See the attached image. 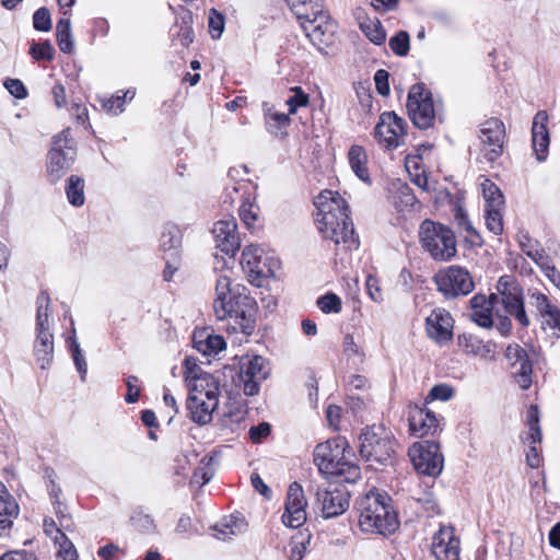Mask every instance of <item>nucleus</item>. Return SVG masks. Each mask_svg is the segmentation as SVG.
<instances>
[{"label": "nucleus", "instance_id": "nucleus-1", "mask_svg": "<svg viewBox=\"0 0 560 560\" xmlns=\"http://www.w3.org/2000/svg\"><path fill=\"white\" fill-rule=\"evenodd\" d=\"M314 205L317 209L315 222L323 237L336 245L342 244L346 249H357L359 237L354 233L347 201L336 191L324 190L315 198Z\"/></svg>", "mask_w": 560, "mask_h": 560}, {"label": "nucleus", "instance_id": "nucleus-2", "mask_svg": "<svg viewBox=\"0 0 560 560\" xmlns=\"http://www.w3.org/2000/svg\"><path fill=\"white\" fill-rule=\"evenodd\" d=\"M229 275L223 273L215 281L213 311L218 320L228 322L233 331L249 335L254 329V300L233 289Z\"/></svg>", "mask_w": 560, "mask_h": 560}, {"label": "nucleus", "instance_id": "nucleus-3", "mask_svg": "<svg viewBox=\"0 0 560 560\" xmlns=\"http://www.w3.org/2000/svg\"><path fill=\"white\" fill-rule=\"evenodd\" d=\"M353 456L351 447L342 436L319 443L314 451V462L319 471L338 478L340 483H353L361 476Z\"/></svg>", "mask_w": 560, "mask_h": 560}, {"label": "nucleus", "instance_id": "nucleus-4", "mask_svg": "<svg viewBox=\"0 0 560 560\" xmlns=\"http://www.w3.org/2000/svg\"><path fill=\"white\" fill-rule=\"evenodd\" d=\"M285 2L318 50L322 51L334 43L337 24L324 10L322 0H285Z\"/></svg>", "mask_w": 560, "mask_h": 560}, {"label": "nucleus", "instance_id": "nucleus-5", "mask_svg": "<svg viewBox=\"0 0 560 560\" xmlns=\"http://www.w3.org/2000/svg\"><path fill=\"white\" fill-rule=\"evenodd\" d=\"M187 377L196 381L186 400L189 418L200 427L206 425L212 421L219 406V384L212 375L202 373L196 365L195 369L187 368Z\"/></svg>", "mask_w": 560, "mask_h": 560}, {"label": "nucleus", "instance_id": "nucleus-6", "mask_svg": "<svg viewBox=\"0 0 560 560\" xmlns=\"http://www.w3.org/2000/svg\"><path fill=\"white\" fill-rule=\"evenodd\" d=\"M389 502L390 498L377 490L369 491L359 500L357 509L362 532L387 535L397 529V515Z\"/></svg>", "mask_w": 560, "mask_h": 560}, {"label": "nucleus", "instance_id": "nucleus-7", "mask_svg": "<svg viewBox=\"0 0 560 560\" xmlns=\"http://www.w3.org/2000/svg\"><path fill=\"white\" fill-rule=\"evenodd\" d=\"M398 444L390 430L384 425H371L360 434V455L370 464H392Z\"/></svg>", "mask_w": 560, "mask_h": 560}, {"label": "nucleus", "instance_id": "nucleus-8", "mask_svg": "<svg viewBox=\"0 0 560 560\" xmlns=\"http://www.w3.org/2000/svg\"><path fill=\"white\" fill-rule=\"evenodd\" d=\"M36 338L34 341V355L42 370L50 366L54 360V335L50 327V298L45 291L36 300Z\"/></svg>", "mask_w": 560, "mask_h": 560}, {"label": "nucleus", "instance_id": "nucleus-9", "mask_svg": "<svg viewBox=\"0 0 560 560\" xmlns=\"http://www.w3.org/2000/svg\"><path fill=\"white\" fill-rule=\"evenodd\" d=\"M422 247L438 261H448L457 253L454 232L446 225L424 220L419 229Z\"/></svg>", "mask_w": 560, "mask_h": 560}, {"label": "nucleus", "instance_id": "nucleus-10", "mask_svg": "<svg viewBox=\"0 0 560 560\" xmlns=\"http://www.w3.org/2000/svg\"><path fill=\"white\" fill-rule=\"evenodd\" d=\"M494 296L497 298L495 306H502L504 313L513 317L522 328L530 325L525 311L523 289L514 277L509 275L500 277Z\"/></svg>", "mask_w": 560, "mask_h": 560}, {"label": "nucleus", "instance_id": "nucleus-11", "mask_svg": "<svg viewBox=\"0 0 560 560\" xmlns=\"http://www.w3.org/2000/svg\"><path fill=\"white\" fill-rule=\"evenodd\" d=\"M75 158V149L70 129H63L52 139V147L47 155V177L51 184L59 182L71 168Z\"/></svg>", "mask_w": 560, "mask_h": 560}, {"label": "nucleus", "instance_id": "nucleus-12", "mask_svg": "<svg viewBox=\"0 0 560 560\" xmlns=\"http://www.w3.org/2000/svg\"><path fill=\"white\" fill-rule=\"evenodd\" d=\"M505 136V125L499 118L491 117L480 124L477 161L493 164L503 154Z\"/></svg>", "mask_w": 560, "mask_h": 560}, {"label": "nucleus", "instance_id": "nucleus-13", "mask_svg": "<svg viewBox=\"0 0 560 560\" xmlns=\"http://www.w3.org/2000/svg\"><path fill=\"white\" fill-rule=\"evenodd\" d=\"M408 115L412 124L419 129H428L433 126L436 112L432 93L423 83L413 84L407 97Z\"/></svg>", "mask_w": 560, "mask_h": 560}, {"label": "nucleus", "instance_id": "nucleus-14", "mask_svg": "<svg viewBox=\"0 0 560 560\" xmlns=\"http://www.w3.org/2000/svg\"><path fill=\"white\" fill-rule=\"evenodd\" d=\"M433 280L438 291L446 299L468 295L475 289V282L469 271L457 265L440 270Z\"/></svg>", "mask_w": 560, "mask_h": 560}, {"label": "nucleus", "instance_id": "nucleus-15", "mask_svg": "<svg viewBox=\"0 0 560 560\" xmlns=\"http://www.w3.org/2000/svg\"><path fill=\"white\" fill-rule=\"evenodd\" d=\"M315 497L316 509L326 520L343 514L350 505V493L339 481L319 486L316 489Z\"/></svg>", "mask_w": 560, "mask_h": 560}, {"label": "nucleus", "instance_id": "nucleus-16", "mask_svg": "<svg viewBox=\"0 0 560 560\" xmlns=\"http://www.w3.org/2000/svg\"><path fill=\"white\" fill-rule=\"evenodd\" d=\"M409 456L415 469L421 475L438 477L443 470L444 458L440 445L434 441L415 443L409 448Z\"/></svg>", "mask_w": 560, "mask_h": 560}, {"label": "nucleus", "instance_id": "nucleus-17", "mask_svg": "<svg viewBox=\"0 0 560 560\" xmlns=\"http://www.w3.org/2000/svg\"><path fill=\"white\" fill-rule=\"evenodd\" d=\"M405 127V120L394 112H384L374 128V138L383 148L396 149L406 135Z\"/></svg>", "mask_w": 560, "mask_h": 560}, {"label": "nucleus", "instance_id": "nucleus-18", "mask_svg": "<svg viewBox=\"0 0 560 560\" xmlns=\"http://www.w3.org/2000/svg\"><path fill=\"white\" fill-rule=\"evenodd\" d=\"M269 375L267 361L261 355L243 358L240 363V378L246 396H255L259 393L260 383Z\"/></svg>", "mask_w": 560, "mask_h": 560}, {"label": "nucleus", "instance_id": "nucleus-19", "mask_svg": "<svg viewBox=\"0 0 560 560\" xmlns=\"http://www.w3.org/2000/svg\"><path fill=\"white\" fill-rule=\"evenodd\" d=\"M307 501L302 486L294 481L287 492L284 512L281 516L282 523L290 528H299L306 522Z\"/></svg>", "mask_w": 560, "mask_h": 560}, {"label": "nucleus", "instance_id": "nucleus-20", "mask_svg": "<svg viewBox=\"0 0 560 560\" xmlns=\"http://www.w3.org/2000/svg\"><path fill=\"white\" fill-rule=\"evenodd\" d=\"M454 319L448 311L434 308L425 318V332L436 345L444 346L453 338Z\"/></svg>", "mask_w": 560, "mask_h": 560}, {"label": "nucleus", "instance_id": "nucleus-21", "mask_svg": "<svg viewBox=\"0 0 560 560\" xmlns=\"http://www.w3.org/2000/svg\"><path fill=\"white\" fill-rule=\"evenodd\" d=\"M505 358L515 369L513 375L518 386L524 390L528 389L533 383V363L529 353L518 343H511L505 349Z\"/></svg>", "mask_w": 560, "mask_h": 560}, {"label": "nucleus", "instance_id": "nucleus-22", "mask_svg": "<svg viewBox=\"0 0 560 560\" xmlns=\"http://www.w3.org/2000/svg\"><path fill=\"white\" fill-rule=\"evenodd\" d=\"M212 234L215 240L217 248L223 254L234 257L241 246V238L237 233V223L235 218L219 220L214 223Z\"/></svg>", "mask_w": 560, "mask_h": 560}, {"label": "nucleus", "instance_id": "nucleus-23", "mask_svg": "<svg viewBox=\"0 0 560 560\" xmlns=\"http://www.w3.org/2000/svg\"><path fill=\"white\" fill-rule=\"evenodd\" d=\"M431 551L436 560H458L459 539L451 526H441L432 538Z\"/></svg>", "mask_w": 560, "mask_h": 560}, {"label": "nucleus", "instance_id": "nucleus-24", "mask_svg": "<svg viewBox=\"0 0 560 560\" xmlns=\"http://www.w3.org/2000/svg\"><path fill=\"white\" fill-rule=\"evenodd\" d=\"M530 305L542 318V326H548L553 334L560 337V310L553 305L548 296L539 291L529 292Z\"/></svg>", "mask_w": 560, "mask_h": 560}, {"label": "nucleus", "instance_id": "nucleus-25", "mask_svg": "<svg viewBox=\"0 0 560 560\" xmlns=\"http://www.w3.org/2000/svg\"><path fill=\"white\" fill-rule=\"evenodd\" d=\"M408 422L411 433L419 438L433 436L440 429L434 412L424 408H410Z\"/></svg>", "mask_w": 560, "mask_h": 560}, {"label": "nucleus", "instance_id": "nucleus-26", "mask_svg": "<svg viewBox=\"0 0 560 560\" xmlns=\"http://www.w3.org/2000/svg\"><path fill=\"white\" fill-rule=\"evenodd\" d=\"M548 121L549 117L546 110L537 112L533 119L532 142L536 159L539 162H544L547 159L550 144Z\"/></svg>", "mask_w": 560, "mask_h": 560}, {"label": "nucleus", "instance_id": "nucleus-27", "mask_svg": "<svg viewBox=\"0 0 560 560\" xmlns=\"http://www.w3.org/2000/svg\"><path fill=\"white\" fill-rule=\"evenodd\" d=\"M194 348L203 355H215L225 349L226 343L222 336L214 335L209 328H198L192 334Z\"/></svg>", "mask_w": 560, "mask_h": 560}, {"label": "nucleus", "instance_id": "nucleus-28", "mask_svg": "<svg viewBox=\"0 0 560 560\" xmlns=\"http://www.w3.org/2000/svg\"><path fill=\"white\" fill-rule=\"evenodd\" d=\"M458 347L468 355L481 359H491L494 357L495 345L491 341H483L478 336L470 332H463L457 337Z\"/></svg>", "mask_w": 560, "mask_h": 560}, {"label": "nucleus", "instance_id": "nucleus-29", "mask_svg": "<svg viewBox=\"0 0 560 560\" xmlns=\"http://www.w3.org/2000/svg\"><path fill=\"white\" fill-rule=\"evenodd\" d=\"M182 238L183 233L177 225L173 223H167L164 225L160 238L161 248L165 253V256H170L174 261H178L179 259Z\"/></svg>", "mask_w": 560, "mask_h": 560}, {"label": "nucleus", "instance_id": "nucleus-30", "mask_svg": "<svg viewBox=\"0 0 560 560\" xmlns=\"http://www.w3.org/2000/svg\"><path fill=\"white\" fill-rule=\"evenodd\" d=\"M264 120L267 131L275 138H284L291 119L288 114L279 113L264 104Z\"/></svg>", "mask_w": 560, "mask_h": 560}, {"label": "nucleus", "instance_id": "nucleus-31", "mask_svg": "<svg viewBox=\"0 0 560 560\" xmlns=\"http://www.w3.org/2000/svg\"><path fill=\"white\" fill-rule=\"evenodd\" d=\"M19 505L0 481V528H10L19 515Z\"/></svg>", "mask_w": 560, "mask_h": 560}, {"label": "nucleus", "instance_id": "nucleus-32", "mask_svg": "<svg viewBox=\"0 0 560 560\" xmlns=\"http://www.w3.org/2000/svg\"><path fill=\"white\" fill-rule=\"evenodd\" d=\"M349 164L354 174L363 182H370L366 167L368 156L361 145H352L348 152Z\"/></svg>", "mask_w": 560, "mask_h": 560}, {"label": "nucleus", "instance_id": "nucleus-33", "mask_svg": "<svg viewBox=\"0 0 560 560\" xmlns=\"http://www.w3.org/2000/svg\"><path fill=\"white\" fill-rule=\"evenodd\" d=\"M526 421L528 425V432L525 436H521L524 443L537 444L541 442V430L539 425V410L535 405H530L527 409Z\"/></svg>", "mask_w": 560, "mask_h": 560}, {"label": "nucleus", "instance_id": "nucleus-34", "mask_svg": "<svg viewBox=\"0 0 560 560\" xmlns=\"http://www.w3.org/2000/svg\"><path fill=\"white\" fill-rule=\"evenodd\" d=\"M480 186L485 199V209L504 208V197L493 182L483 178Z\"/></svg>", "mask_w": 560, "mask_h": 560}, {"label": "nucleus", "instance_id": "nucleus-35", "mask_svg": "<svg viewBox=\"0 0 560 560\" xmlns=\"http://www.w3.org/2000/svg\"><path fill=\"white\" fill-rule=\"evenodd\" d=\"M56 38L59 49L65 54H71L74 49L72 39L71 23L69 19L62 18L56 25Z\"/></svg>", "mask_w": 560, "mask_h": 560}, {"label": "nucleus", "instance_id": "nucleus-36", "mask_svg": "<svg viewBox=\"0 0 560 560\" xmlns=\"http://www.w3.org/2000/svg\"><path fill=\"white\" fill-rule=\"evenodd\" d=\"M261 249L257 245L246 246L242 252L241 265L248 277H253V273H262L264 271L257 270V264L261 260Z\"/></svg>", "mask_w": 560, "mask_h": 560}, {"label": "nucleus", "instance_id": "nucleus-37", "mask_svg": "<svg viewBox=\"0 0 560 560\" xmlns=\"http://www.w3.org/2000/svg\"><path fill=\"white\" fill-rule=\"evenodd\" d=\"M66 195H67L68 201L72 206H74V207L82 206L85 200V198H84V180L77 175H71L67 179Z\"/></svg>", "mask_w": 560, "mask_h": 560}, {"label": "nucleus", "instance_id": "nucleus-38", "mask_svg": "<svg viewBox=\"0 0 560 560\" xmlns=\"http://www.w3.org/2000/svg\"><path fill=\"white\" fill-rule=\"evenodd\" d=\"M135 91H119L116 95L102 101V107L112 115H118L124 112L126 100L131 101L135 97Z\"/></svg>", "mask_w": 560, "mask_h": 560}, {"label": "nucleus", "instance_id": "nucleus-39", "mask_svg": "<svg viewBox=\"0 0 560 560\" xmlns=\"http://www.w3.org/2000/svg\"><path fill=\"white\" fill-rule=\"evenodd\" d=\"M258 212L259 208L255 203L254 199H252L249 194L245 196L244 192L242 195V203L240 206V218L248 229L255 226L258 219Z\"/></svg>", "mask_w": 560, "mask_h": 560}, {"label": "nucleus", "instance_id": "nucleus-40", "mask_svg": "<svg viewBox=\"0 0 560 560\" xmlns=\"http://www.w3.org/2000/svg\"><path fill=\"white\" fill-rule=\"evenodd\" d=\"M364 35L375 45H382L386 39V32L377 19L366 20L360 23Z\"/></svg>", "mask_w": 560, "mask_h": 560}, {"label": "nucleus", "instance_id": "nucleus-41", "mask_svg": "<svg viewBox=\"0 0 560 560\" xmlns=\"http://www.w3.org/2000/svg\"><path fill=\"white\" fill-rule=\"evenodd\" d=\"M68 343H69V349L71 351L75 369L80 374L81 381L84 382L85 377H86V373H88V364H86L85 358L82 353V350L80 348V345L77 341L74 329L72 331V336L69 337V339H68Z\"/></svg>", "mask_w": 560, "mask_h": 560}, {"label": "nucleus", "instance_id": "nucleus-42", "mask_svg": "<svg viewBox=\"0 0 560 560\" xmlns=\"http://www.w3.org/2000/svg\"><path fill=\"white\" fill-rule=\"evenodd\" d=\"M130 523L138 532L144 534H152L156 528L151 515L145 514L141 509L133 511L130 516Z\"/></svg>", "mask_w": 560, "mask_h": 560}, {"label": "nucleus", "instance_id": "nucleus-43", "mask_svg": "<svg viewBox=\"0 0 560 560\" xmlns=\"http://www.w3.org/2000/svg\"><path fill=\"white\" fill-rule=\"evenodd\" d=\"M503 209H485L486 226L494 235H500L503 232Z\"/></svg>", "mask_w": 560, "mask_h": 560}, {"label": "nucleus", "instance_id": "nucleus-44", "mask_svg": "<svg viewBox=\"0 0 560 560\" xmlns=\"http://www.w3.org/2000/svg\"><path fill=\"white\" fill-rule=\"evenodd\" d=\"M392 51L400 57L408 55L410 50V37L405 31H399L395 34L388 43Z\"/></svg>", "mask_w": 560, "mask_h": 560}, {"label": "nucleus", "instance_id": "nucleus-45", "mask_svg": "<svg viewBox=\"0 0 560 560\" xmlns=\"http://www.w3.org/2000/svg\"><path fill=\"white\" fill-rule=\"evenodd\" d=\"M497 306H488L482 308L472 310L470 312V319L482 328H491L493 326L492 312H497Z\"/></svg>", "mask_w": 560, "mask_h": 560}, {"label": "nucleus", "instance_id": "nucleus-46", "mask_svg": "<svg viewBox=\"0 0 560 560\" xmlns=\"http://www.w3.org/2000/svg\"><path fill=\"white\" fill-rule=\"evenodd\" d=\"M55 546L58 548L57 557L62 560H78V551L72 541L66 536L56 540Z\"/></svg>", "mask_w": 560, "mask_h": 560}, {"label": "nucleus", "instance_id": "nucleus-47", "mask_svg": "<svg viewBox=\"0 0 560 560\" xmlns=\"http://www.w3.org/2000/svg\"><path fill=\"white\" fill-rule=\"evenodd\" d=\"M224 15L215 9H210L208 16L209 33L213 39L221 37L224 31Z\"/></svg>", "mask_w": 560, "mask_h": 560}, {"label": "nucleus", "instance_id": "nucleus-48", "mask_svg": "<svg viewBox=\"0 0 560 560\" xmlns=\"http://www.w3.org/2000/svg\"><path fill=\"white\" fill-rule=\"evenodd\" d=\"M31 56L35 60H52L55 56V48L49 40L43 43H33L30 49Z\"/></svg>", "mask_w": 560, "mask_h": 560}, {"label": "nucleus", "instance_id": "nucleus-49", "mask_svg": "<svg viewBox=\"0 0 560 560\" xmlns=\"http://www.w3.org/2000/svg\"><path fill=\"white\" fill-rule=\"evenodd\" d=\"M319 310L325 313H339L341 311V300L335 293H327L317 300Z\"/></svg>", "mask_w": 560, "mask_h": 560}, {"label": "nucleus", "instance_id": "nucleus-50", "mask_svg": "<svg viewBox=\"0 0 560 560\" xmlns=\"http://www.w3.org/2000/svg\"><path fill=\"white\" fill-rule=\"evenodd\" d=\"M454 388L447 384H438V385H434L427 398H425V401L427 402H430V401H433V400H441V401H447L450 400L453 396H454Z\"/></svg>", "mask_w": 560, "mask_h": 560}, {"label": "nucleus", "instance_id": "nucleus-51", "mask_svg": "<svg viewBox=\"0 0 560 560\" xmlns=\"http://www.w3.org/2000/svg\"><path fill=\"white\" fill-rule=\"evenodd\" d=\"M294 95L290 96L285 104L289 107V116L295 114L298 108L305 107L308 104V96L305 94L300 86H295L292 89Z\"/></svg>", "mask_w": 560, "mask_h": 560}, {"label": "nucleus", "instance_id": "nucleus-52", "mask_svg": "<svg viewBox=\"0 0 560 560\" xmlns=\"http://www.w3.org/2000/svg\"><path fill=\"white\" fill-rule=\"evenodd\" d=\"M34 28L40 32H48L51 28V19L48 9L39 8L33 15Z\"/></svg>", "mask_w": 560, "mask_h": 560}, {"label": "nucleus", "instance_id": "nucleus-53", "mask_svg": "<svg viewBox=\"0 0 560 560\" xmlns=\"http://www.w3.org/2000/svg\"><path fill=\"white\" fill-rule=\"evenodd\" d=\"M4 86L9 91V93L16 98L22 100L27 96L26 88L24 86L23 82L19 79H7L4 81Z\"/></svg>", "mask_w": 560, "mask_h": 560}, {"label": "nucleus", "instance_id": "nucleus-54", "mask_svg": "<svg viewBox=\"0 0 560 560\" xmlns=\"http://www.w3.org/2000/svg\"><path fill=\"white\" fill-rule=\"evenodd\" d=\"M389 74L386 70L380 69L374 74L375 88L377 92L386 96L389 94V84H388Z\"/></svg>", "mask_w": 560, "mask_h": 560}, {"label": "nucleus", "instance_id": "nucleus-55", "mask_svg": "<svg viewBox=\"0 0 560 560\" xmlns=\"http://www.w3.org/2000/svg\"><path fill=\"white\" fill-rule=\"evenodd\" d=\"M139 378L135 375H130L126 380L128 393L125 397L126 402L135 404L138 401L140 396V388L137 386Z\"/></svg>", "mask_w": 560, "mask_h": 560}, {"label": "nucleus", "instance_id": "nucleus-56", "mask_svg": "<svg viewBox=\"0 0 560 560\" xmlns=\"http://www.w3.org/2000/svg\"><path fill=\"white\" fill-rule=\"evenodd\" d=\"M43 529L46 536L51 538L54 542L59 538H62L65 535V533L61 532V528H59V525H57L55 520L51 517L44 518Z\"/></svg>", "mask_w": 560, "mask_h": 560}, {"label": "nucleus", "instance_id": "nucleus-57", "mask_svg": "<svg viewBox=\"0 0 560 560\" xmlns=\"http://www.w3.org/2000/svg\"><path fill=\"white\" fill-rule=\"evenodd\" d=\"M495 300L497 298L494 296V293H491L489 296L483 294H476L469 301L470 308L472 311L488 306H495Z\"/></svg>", "mask_w": 560, "mask_h": 560}, {"label": "nucleus", "instance_id": "nucleus-58", "mask_svg": "<svg viewBox=\"0 0 560 560\" xmlns=\"http://www.w3.org/2000/svg\"><path fill=\"white\" fill-rule=\"evenodd\" d=\"M270 424L261 422L258 425H254L249 429V438L254 443H260L262 439L270 434Z\"/></svg>", "mask_w": 560, "mask_h": 560}, {"label": "nucleus", "instance_id": "nucleus-59", "mask_svg": "<svg viewBox=\"0 0 560 560\" xmlns=\"http://www.w3.org/2000/svg\"><path fill=\"white\" fill-rule=\"evenodd\" d=\"M366 290L370 298L375 302L383 301V294L378 284V280L373 276H368L365 281Z\"/></svg>", "mask_w": 560, "mask_h": 560}, {"label": "nucleus", "instance_id": "nucleus-60", "mask_svg": "<svg viewBox=\"0 0 560 560\" xmlns=\"http://www.w3.org/2000/svg\"><path fill=\"white\" fill-rule=\"evenodd\" d=\"M306 544H308V541H304V540L291 541L288 559L289 560H302L306 552Z\"/></svg>", "mask_w": 560, "mask_h": 560}, {"label": "nucleus", "instance_id": "nucleus-61", "mask_svg": "<svg viewBox=\"0 0 560 560\" xmlns=\"http://www.w3.org/2000/svg\"><path fill=\"white\" fill-rule=\"evenodd\" d=\"M343 351L345 353L351 358V357H362L363 353L361 352L359 346L355 343L354 338L352 335H346L343 339Z\"/></svg>", "mask_w": 560, "mask_h": 560}, {"label": "nucleus", "instance_id": "nucleus-62", "mask_svg": "<svg viewBox=\"0 0 560 560\" xmlns=\"http://www.w3.org/2000/svg\"><path fill=\"white\" fill-rule=\"evenodd\" d=\"M250 482L253 488L259 492L265 498L269 499L271 497L270 488L264 482L260 476L257 472L252 474Z\"/></svg>", "mask_w": 560, "mask_h": 560}, {"label": "nucleus", "instance_id": "nucleus-63", "mask_svg": "<svg viewBox=\"0 0 560 560\" xmlns=\"http://www.w3.org/2000/svg\"><path fill=\"white\" fill-rule=\"evenodd\" d=\"M176 36L182 46L184 47H187L189 44L194 42V31L191 26H189L186 22L183 25H180Z\"/></svg>", "mask_w": 560, "mask_h": 560}, {"label": "nucleus", "instance_id": "nucleus-64", "mask_svg": "<svg viewBox=\"0 0 560 560\" xmlns=\"http://www.w3.org/2000/svg\"><path fill=\"white\" fill-rule=\"evenodd\" d=\"M0 560H38V558L26 550H13L5 552Z\"/></svg>", "mask_w": 560, "mask_h": 560}]
</instances>
